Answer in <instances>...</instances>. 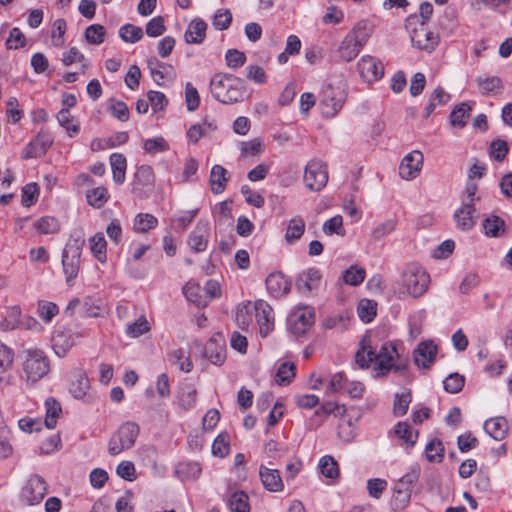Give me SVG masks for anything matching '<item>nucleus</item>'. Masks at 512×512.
Returning a JSON list of instances; mask_svg holds the SVG:
<instances>
[{"mask_svg": "<svg viewBox=\"0 0 512 512\" xmlns=\"http://www.w3.org/2000/svg\"><path fill=\"white\" fill-rule=\"evenodd\" d=\"M399 354L394 344L386 342L382 344L379 351H376L370 344V340L363 338L361 347L355 355L356 364L362 368H369L374 363L373 371L375 377H383L391 370L402 373L406 370V361H399Z\"/></svg>", "mask_w": 512, "mask_h": 512, "instance_id": "1", "label": "nucleus"}, {"mask_svg": "<svg viewBox=\"0 0 512 512\" xmlns=\"http://www.w3.org/2000/svg\"><path fill=\"white\" fill-rule=\"evenodd\" d=\"M430 284V276L418 263H409L402 273V285L406 292L418 298L423 296Z\"/></svg>", "mask_w": 512, "mask_h": 512, "instance_id": "2", "label": "nucleus"}, {"mask_svg": "<svg viewBox=\"0 0 512 512\" xmlns=\"http://www.w3.org/2000/svg\"><path fill=\"white\" fill-rule=\"evenodd\" d=\"M346 83L340 81L337 85L327 84L320 94V107L322 115L326 118L334 117L346 101Z\"/></svg>", "mask_w": 512, "mask_h": 512, "instance_id": "3", "label": "nucleus"}, {"mask_svg": "<svg viewBox=\"0 0 512 512\" xmlns=\"http://www.w3.org/2000/svg\"><path fill=\"white\" fill-rule=\"evenodd\" d=\"M68 390L74 399L87 404L94 403L97 398L87 372L81 367H75L69 371Z\"/></svg>", "mask_w": 512, "mask_h": 512, "instance_id": "4", "label": "nucleus"}, {"mask_svg": "<svg viewBox=\"0 0 512 512\" xmlns=\"http://www.w3.org/2000/svg\"><path fill=\"white\" fill-rule=\"evenodd\" d=\"M27 381L36 382L49 372V360L40 349H27L23 361Z\"/></svg>", "mask_w": 512, "mask_h": 512, "instance_id": "5", "label": "nucleus"}, {"mask_svg": "<svg viewBox=\"0 0 512 512\" xmlns=\"http://www.w3.org/2000/svg\"><path fill=\"white\" fill-rule=\"evenodd\" d=\"M139 434V427L133 422L121 425L109 441L108 451L111 455H118L124 450L132 448Z\"/></svg>", "mask_w": 512, "mask_h": 512, "instance_id": "6", "label": "nucleus"}, {"mask_svg": "<svg viewBox=\"0 0 512 512\" xmlns=\"http://www.w3.org/2000/svg\"><path fill=\"white\" fill-rule=\"evenodd\" d=\"M83 243V239L70 240L67 247L64 249L62 263L68 282L74 279L78 274Z\"/></svg>", "mask_w": 512, "mask_h": 512, "instance_id": "7", "label": "nucleus"}, {"mask_svg": "<svg viewBox=\"0 0 512 512\" xmlns=\"http://www.w3.org/2000/svg\"><path fill=\"white\" fill-rule=\"evenodd\" d=\"M326 165L319 160L310 161L304 171L305 186L311 191H321L327 184Z\"/></svg>", "mask_w": 512, "mask_h": 512, "instance_id": "8", "label": "nucleus"}, {"mask_svg": "<svg viewBox=\"0 0 512 512\" xmlns=\"http://www.w3.org/2000/svg\"><path fill=\"white\" fill-rule=\"evenodd\" d=\"M315 313L311 308H297L288 317V327L296 336L304 335L314 324Z\"/></svg>", "mask_w": 512, "mask_h": 512, "instance_id": "9", "label": "nucleus"}, {"mask_svg": "<svg viewBox=\"0 0 512 512\" xmlns=\"http://www.w3.org/2000/svg\"><path fill=\"white\" fill-rule=\"evenodd\" d=\"M410 37L413 47L427 52H432L439 43V35L430 31L425 23L411 29Z\"/></svg>", "mask_w": 512, "mask_h": 512, "instance_id": "10", "label": "nucleus"}, {"mask_svg": "<svg viewBox=\"0 0 512 512\" xmlns=\"http://www.w3.org/2000/svg\"><path fill=\"white\" fill-rule=\"evenodd\" d=\"M83 337L82 333L71 329H59L52 336V348L58 357H65L70 349Z\"/></svg>", "mask_w": 512, "mask_h": 512, "instance_id": "11", "label": "nucleus"}, {"mask_svg": "<svg viewBox=\"0 0 512 512\" xmlns=\"http://www.w3.org/2000/svg\"><path fill=\"white\" fill-rule=\"evenodd\" d=\"M361 78L367 83L380 80L384 75L383 63L371 55H364L357 63Z\"/></svg>", "mask_w": 512, "mask_h": 512, "instance_id": "12", "label": "nucleus"}, {"mask_svg": "<svg viewBox=\"0 0 512 512\" xmlns=\"http://www.w3.org/2000/svg\"><path fill=\"white\" fill-rule=\"evenodd\" d=\"M254 309L259 333L265 338L274 330V311L264 300H257L254 303Z\"/></svg>", "mask_w": 512, "mask_h": 512, "instance_id": "13", "label": "nucleus"}, {"mask_svg": "<svg viewBox=\"0 0 512 512\" xmlns=\"http://www.w3.org/2000/svg\"><path fill=\"white\" fill-rule=\"evenodd\" d=\"M46 493V482L42 477L34 475L27 481L22 492V497L29 505H36L43 500Z\"/></svg>", "mask_w": 512, "mask_h": 512, "instance_id": "14", "label": "nucleus"}, {"mask_svg": "<svg viewBox=\"0 0 512 512\" xmlns=\"http://www.w3.org/2000/svg\"><path fill=\"white\" fill-rule=\"evenodd\" d=\"M423 154L420 151L408 153L401 161L399 166V175L402 179L412 180L416 178L423 164Z\"/></svg>", "mask_w": 512, "mask_h": 512, "instance_id": "15", "label": "nucleus"}, {"mask_svg": "<svg viewBox=\"0 0 512 512\" xmlns=\"http://www.w3.org/2000/svg\"><path fill=\"white\" fill-rule=\"evenodd\" d=\"M437 345L432 340L422 341L413 352V360L418 367L430 368L437 355Z\"/></svg>", "mask_w": 512, "mask_h": 512, "instance_id": "16", "label": "nucleus"}, {"mask_svg": "<svg viewBox=\"0 0 512 512\" xmlns=\"http://www.w3.org/2000/svg\"><path fill=\"white\" fill-rule=\"evenodd\" d=\"M479 214L475 205L471 202H463L462 206L454 213V220L459 229L463 231L470 230L477 222Z\"/></svg>", "mask_w": 512, "mask_h": 512, "instance_id": "17", "label": "nucleus"}, {"mask_svg": "<svg viewBox=\"0 0 512 512\" xmlns=\"http://www.w3.org/2000/svg\"><path fill=\"white\" fill-rule=\"evenodd\" d=\"M266 287L272 296L278 298L290 292L291 282L281 272H274L266 278Z\"/></svg>", "mask_w": 512, "mask_h": 512, "instance_id": "18", "label": "nucleus"}, {"mask_svg": "<svg viewBox=\"0 0 512 512\" xmlns=\"http://www.w3.org/2000/svg\"><path fill=\"white\" fill-rule=\"evenodd\" d=\"M259 475L265 489L270 492H280L283 490V481L280 472L277 469L260 465Z\"/></svg>", "mask_w": 512, "mask_h": 512, "instance_id": "19", "label": "nucleus"}, {"mask_svg": "<svg viewBox=\"0 0 512 512\" xmlns=\"http://www.w3.org/2000/svg\"><path fill=\"white\" fill-rule=\"evenodd\" d=\"M52 140L48 135L39 133L37 137L32 140L23 150V158H36L41 157L51 146Z\"/></svg>", "mask_w": 512, "mask_h": 512, "instance_id": "20", "label": "nucleus"}, {"mask_svg": "<svg viewBox=\"0 0 512 512\" xmlns=\"http://www.w3.org/2000/svg\"><path fill=\"white\" fill-rule=\"evenodd\" d=\"M223 346L224 339L220 332L211 337L205 346V356L215 365L220 366L223 363Z\"/></svg>", "mask_w": 512, "mask_h": 512, "instance_id": "21", "label": "nucleus"}, {"mask_svg": "<svg viewBox=\"0 0 512 512\" xmlns=\"http://www.w3.org/2000/svg\"><path fill=\"white\" fill-rule=\"evenodd\" d=\"M197 402V389L193 384L184 383L179 387L177 404L184 411L191 410Z\"/></svg>", "mask_w": 512, "mask_h": 512, "instance_id": "22", "label": "nucleus"}, {"mask_svg": "<svg viewBox=\"0 0 512 512\" xmlns=\"http://www.w3.org/2000/svg\"><path fill=\"white\" fill-rule=\"evenodd\" d=\"M475 82L482 95H496L503 89V82L498 76L479 75L475 78Z\"/></svg>", "mask_w": 512, "mask_h": 512, "instance_id": "23", "label": "nucleus"}, {"mask_svg": "<svg viewBox=\"0 0 512 512\" xmlns=\"http://www.w3.org/2000/svg\"><path fill=\"white\" fill-rule=\"evenodd\" d=\"M155 181L153 169L148 165L140 166L134 176L135 193L140 194L144 187H152Z\"/></svg>", "mask_w": 512, "mask_h": 512, "instance_id": "24", "label": "nucleus"}, {"mask_svg": "<svg viewBox=\"0 0 512 512\" xmlns=\"http://www.w3.org/2000/svg\"><path fill=\"white\" fill-rule=\"evenodd\" d=\"M320 280V271L316 268H310L298 277L296 286L301 292H310L319 285Z\"/></svg>", "mask_w": 512, "mask_h": 512, "instance_id": "25", "label": "nucleus"}, {"mask_svg": "<svg viewBox=\"0 0 512 512\" xmlns=\"http://www.w3.org/2000/svg\"><path fill=\"white\" fill-rule=\"evenodd\" d=\"M206 23L201 19L192 20L185 32V40L187 43L199 44L201 43L206 35Z\"/></svg>", "mask_w": 512, "mask_h": 512, "instance_id": "26", "label": "nucleus"}, {"mask_svg": "<svg viewBox=\"0 0 512 512\" xmlns=\"http://www.w3.org/2000/svg\"><path fill=\"white\" fill-rule=\"evenodd\" d=\"M484 429L495 440H502L507 434L508 423L504 417H495L485 421Z\"/></svg>", "mask_w": 512, "mask_h": 512, "instance_id": "27", "label": "nucleus"}, {"mask_svg": "<svg viewBox=\"0 0 512 512\" xmlns=\"http://www.w3.org/2000/svg\"><path fill=\"white\" fill-rule=\"evenodd\" d=\"M373 25L367 20L359 21L349 32L356 43L364 47L373 33Z\"/></svg>", "mask_w": 512, "mask_h": 512, "instance_id": "28", "label": "nucleus"}, {"mask_svg": "<svg viewBox=\"0 0 512 512\" xmlns=\"http://www.w3.org/2000/svg\"><path fill=\"white\" fill-rule=\"evenodd\" d=\"M240 156L241 160H247L250 158H258L264 151L263 142L254 138L249 141H242L239 144Z\"/></svg>", "mask_w": 512, "mask_h": 512, "instance_id": "29", "label": "nucleus"}, {"mask_svg": "<svg viewBox=\"0 0 512 512\" xmlns=\"http://www.w3.org/2000/svg\"><path fill=\"white\" fill-rule=\"evenodd\" d=\"M186 299L198 307L207 305L206 296L202 293L200 285L194 281L187 282L182 288Z\"/></svg>", "mask_w": 512, "mask_h": 512, "instance_id": "30", "label": "nucleus"}, {"mask_svg": "<svg viewBox=\"0 0 512 512\" xmlns=\"http://www.w3.org/2000/svg\"><path fill=\"white\" fill-rule=\"evenodd\" d=\"M362 48V46L356 43L354 39L347 34L342 40L338 52L342 60L350 62L358 56Z\"/></svg>", "mask_w": 512, "mask_h": 512, "instance_id": "31", "label": "nucleus"}, {"mask_svg": "<svg viewBox=\"0 0 512 512\" xmlns=\"http://www.w3.org/2000/svg\"><path fill=\"white\" fill-rule=\"evenodd\" d=\"M110 165L114 182L117 184H122L126 177V158L120 153H113L110 156Z\"/></svg>", "mask_w": 512, "mask_h": 512, "instance_id": "32", "label": "nucleus"}, {"mask_svg": "<svg viewBox=\"0 0 512 512\" xmlns=\"http://www.w3.org/2000/svg\"><path fill=\"white\" fill-rule=\"evenodd\" d=\"M228 506L231 512H250L248 494L242 490L233 492L229 498Z\"/></svg>", "mask_w": 512, "mask_h": 512, "instance_id": "33", "label": "nucleus"}, {"mask_svg": "<svg viewBox=\"0 0 512 512\" xmlns=\"http://www.w3.org/2000/svg\"><path fill=\"white\" fill-rule=\"evenodd\" d=\"M305 231V221L300 216L293 217L287 226L285 240L287 243H293L299 240Z\"/></svg>", "mask_w": 512, "mask_h": 512, "instance_id": "34", "label": "nucleus"}, {"mask_svg": "<svg viewBox=\"0 0 512 512\" xmlns=\"http://www.w3.org/2000/svg\"><path fill=\"white\" fill-rule=\"evenodd\" d=\"M207 227L206 225L197 226L188 239V245L195 252L205 250L207 245Z\"/></svg>", "mask_w": 512, "mask_h": 512, "instance_id": "35", "label": "nucleus"}, {"mask_svg": "<svg viewBox=\"0 0 512 512\" xmlns=\"http://www.w3.org/2000/svg\"><path fill=\"white\" fill-rule=\"evenodd\" d=\"M90 250L100 263L107 260V242L102 233H97L89 239Z\"/></svg>", "mask_w": 512, "mask_h": 512, "instance_id": "36", "label": "nucleus"}, {"mask_svg": "<svg viewBox=\"0 0 512 512\" xmlns=\"http://www.w3.org/2000/svg\"><path fill=\"white\" fill-rule=\"evenodd\" d=\"M45 408V426L49 429H53L56 426L57 420L62 413L61 405L54 398H48L45 401Z\"/></svg>", "mask_w": 512, "mask_h": 512, "instance_id": "37", "label": "nucleus"}, {"mask_svg": "<svg viewBox=\"0 0 512 512\" xmlns=\"http://www.w3.org/2000/svg\"><path fill=\"white\" fill-rule=\"evenodd\" d=\"M21 309L13 306L7 310L5 318L0 322L3 331H10L21 327Z\"/></svg>", "mask_w": 512, "mask_h": 512, "instance_id": "38", "label": "nucleus"}, {"mask_svg": "<svg viewBox=\"0 0 512 512\" xmlns=\"http://www.w3.org/2000/svg\"><path fill=\"white\" fill-rule=\"evenodd\" d=\"M483 229L487 236L498 237L505 230V221L499 216L492 215L484 219Z\"/></svg>", "mask_w": 512, "mask_h": 512, "instance_id": "39", "label": "nucleus"}, {"mask_svg": "<svg viewBox=\"0 0 512 512\" xmlns=\"http://www.w3.org/2000/svg\"><path fill=\"white\" fill-rule=\"evenodd\" d=\"M58 123L66 130L70 137H73L79 132V124L70 114L69 110L63 108L57 114Z\"/></svg>", "mask_w": 512, "mask_h": 512, "instance_id": "40", "label": "nucleus"}, {"mask_svg": "<svg viewBox=\"0 0 512 512\" xmlns=\"http://www.w3.org/2000/svg\"><path fill=\"white\" fill-rule=\"evenodd\" d=\"M296 366L291 362H283L275 375V381L279 385H288L295 377Z\"/></svg>", "mask_w": 512, "mask_h": 512, "instance_id": "41", "label": "nucleus"}, {"mask_svg": "<svg viewBox=\"0 0 512 512\" xmlns=\"http://www.w3.org/2000/svg\"><path fill=\"white\" fill-rule=\"evenodd\" d=\"M33 228L39 234H52L59 230L60 225L56 218L51 216H45L33 223Z\"/></svg>", "mask_w": 512, "mask_h": 512, "instance_id": "42", "label": "nucleus"}, {"mask_svg": "<svg viewBox=\"0 0 512 512\" xmlns=\"http://www.w3.org/2000/svg\"><path fill=\"white\" fill-rule=\"evenodd\" d=\"M157 218L148 213H139L134 219V230L138 233H145L156 227Z\"/></svg>", "mask_w": 512, "mask_h": 512, "instance_id": "43", "label": "nucleus"}, {"mask_svg": "<svg viewBox=\"0 0 512 512\" xmlns=\"http://www.w3.org/2000/svg\"><path fill=\"white\" fill-rule=\"evenodd\" d=\"M394 433L410 447L414 446L418 436V433L414 432L407 422H398L394 428Z\"/></svg>", "mask_w": 512, "mask_h": 512, "instance_id": "44", "label": "nucleus"}, {"mask_svg": "<svg viewBox=\"0 0 512 512\" xmlns=\"http://www.w3.org/2000/svg\"><path fill=\"white\" fill-rule=\"evenodd\" d=\"M210 188L214 194H220L224 191V167L214 165L210 173Z\"/></svg>", "mask_w": 512, "mask_h": 512, "instance_id": "45", "label": "nucleus"}, {"mask_svg": "<svg viewBox=\"0 0 512 512\" xmlns=\"http://www.w3.org/2000/svg\"><path fill=\"white\" fill-rule=\"evenodd\" d=\"M376 302L369 300V299H362L357 307V312L359 315V318L364 323L371 322L374 317L376 316Z\"/></svg>", "mask_w": 512, "mask_h": 512, "instance_id": "46", "label": "nucleus"}, {"mask_svg": "<svg viewBox=\"0 0 512 512\" xmlns=\"http://www.w3.org/2000/svg\"><path fill=\"white\" fill-rule=\"evenodd\" d=\"M319 469L326 478L335 479L339 476L338 464L330 455H325L320 459Z\"/></svg>", "mask_w": 512, "mask_h": 512, "instance_id": "47", "label": "nucleus"}, {"mask_svg": "<svg viewBox=\"0 0 512 512\" xmlns=\"http://www.w3.org/2000/svg\"><path fill=\"white\" fill-rule=\"evenodd\" d=\"M412 400V395L410 390L403 391L402 393H397L395 395L394 404H393V412L396 416H403L407 413L409 405Z\"/></svg>", "mask_w": 512, "mask_h": 512, "instance_id": "48", "label": "nucleus"}, {"mask_svg": "<svg viewBox=\"0 0 512 512\" xmlns=\"http://www.w3.org/2000/svg\"><path fill=\"white\" fill-rule=\"evenodd\" d=\"M88 203L95 207L101 208L109 199V193L104 187H97L87 192Z\"/></svg>", "mask_w": 512, "mask_h": 512, "instance_id": "49", "label": "nucleus"}, {"mask_svg": "<svg viewBox=\"0 0 512 512\" xmlns=\"http://www.w3.org/2000/svg\"><path fill=\"white\" fill-rule=\"evenodd\" d=\"M323 233L327 236L337 234L339 236L345 235V229L343 228V218L341 215H336L323 223Z\"/></svg>", "mask_w": 512, "mask_h": 512, "instance_id": "50", "label": "nucleus"}, {"mask_svg": "<svg viewBox=\"0 0 512 512\" xmlns=\"http://www.w3.org/2000/svg\"><path fill=\"white\" fill-rule=\"evenodd\" d=\"M471 107L467 103L457 105L451 112V123L454 126L464 127L466 125V118L469 117Z\"/></svg>", "mask_w": 512, "mask_h": 512, "instance_id": "51", "label": "nucleus"}, {"mask_svg": "<svg viewBox=\"0 0 512 512\" xmlns=\"http://www.w3.org/2000/svg\"><path fill=\"white\" fill-rule=\"evenodd\" d=\"M425 452L429 462H441L444 456V446L439 439H433L426 445Z\"/></svg>", "mask_w": 512, "mask_h": 512, "instance_id": "52", "label": "nucleus"}, {"mask_svg": "<svg viewBox=\"0 0 512 512\" xmlns=\"http://www.w3.org/2000/svg\"><path fill=\"white\" fill-rule=\"evenodd\" d=\"M464 384V376L457 372L449 374L443 381L445 391L451 394L459 393L463 389Z\"/></svg>", "mask_w": 512, "mask_h": 512, "instance_id": "53", "label": "nucleus"}, {"mask_svg": "<svg viewBox=\"0 0 512 512\" xmlns=\"http://www.w3.org/2000/svg\"><path fill=\"white\" fill-rule=\"evenodd\" d=\"M171 362L172 364L179 367V369L183 372H190L192 369V362L188 356V352L186 349L179 348L171 354Z\"/></svg>", "mask_w": 512, "mask_h": 512, "instance_id": "54", "label": "nucleus"}, {"mask_svg": "<svg viewBox=\"0 0 512 512\" xmlns=\"http://www.w3.org/2000/svg\"><path fill=\"white\" fill-rule=\"evenodd\" d=\"M249 305L250 301L242 302L235 309V322L242 330H247L251 323Z\"/></svg>", "mask_w": 512, "mask_h": 512, "instance_id": "55", "label": "nucleus"}, {"mask_svg": "<svg viewBox=\"0 0 512 512\" xmlns=\"http://www.w3.org/2000/svg\"><path fill=\"white\" fill-rule=\"evenodd\" d=\"M119 35L123 41L135 43L143 37V30L141 27L126 24L120 28Z\"/></svg>", "mask_w": 512, "mask_h": 512, "instance_id": "56", "label": "nucleus"}, {"mask_svg": "<svg viewBox=\"0 0 512 512\" xmlns=\"http://www.w3.org/2000/svg\"><path fill=\"white\" fill-rule=\"evenodd\" d=\"M150 330V325L144 316L139 317L133 323L129 324L126 333L129 337L137 338Z\"/></svg>", "mask_w": 512, "mask_h": 512, "instance_id": "57", "label": "nucleus"}, {"mask_svg": "<svg viewBox=\"0 0 512 512\" xmlns=\"http://www.w3.org/2000/svg\"><path fill=\"white\" fill-rule=\"evenodd\" d=\"M365 269L357 266H351L343 274V280L346 284L357 286L365 279Z\"/></svg>", "mask_w": 512, "mask_h": 512, "instance_id": "58", "label": "nucleus"}, {"mask_svg": "<svg viewBox=\"0 0 512 512\" xmlns=\"http://www.w3.org/2000/svg\"><path fill=\"white\" fill-rule=\"evenodd\" d=\"M38 315L46 323L50 322L52 318L58 314V306L49 301H40L38 303Z\"/></svg>", "mask_w": 512, "mask_h": 512, "instance_id": "59", "label": "nucleus"}, {"mask_svg": "<svg viewBox=\"0 0 512 512\" xmlns=\"http://www.w3.org/2000/svg\"><path fill=\"white\" fill-rule=\"evenodd\" d=\"M509 148L506 141L497 139L491 142L490 157L497 162H502L508 154Z\"/></svg>", "mask_w": 512, "mask_h": 512, "instance_id": "60", "label": "nucleus"}, {"mask_svg": "<svg viewBox=\"0 0 512 512\" xmlns=\"http://www.w3.org/2000/svg\"><path fill=\"white\" fill-rule=\"evenodd\" d=\"M347 379L341 372L333 374L326 386L327 394L339 393L345 390Z\"/></svg>", "mask_w": 512, "mask_h": 512, "instance_id": "61", "label": "nucleus"}, {"mask_svg": "<svg viewBox=\"0 0 512 512\" xmlns=\"http://www.w3.org/2000/svg\"><path fill=\"white\" fill-rule=\"evenodd\" d=\"M143 147H144V150L151 155L165 152L169 148L168 143L166 142V140L163 137L147 139L144 142Z\"/></svg>", "mask_w": 512, "mask_h": 512, "instance_id": "62", "label": "nucleus"}, {"mask_svg": "<svg viewBox=\"0 0 512 512\" xmlns=\"http://www.w3.org/2000/svg\"><path fill=\"white\" fill-rule=\"evenodd\" d=\"M231 472L236 475L239 481H245L247 479L246 459L243 453H237L235 455Z\"/></svg>", "mask_w": 512, "mask_h": 512, "instance_id": "63", "label": "nucleus"}, {"mask_svg": "<svg viewBox=\"0 0 512 512\" xmlns=\"http://www.w3.org/2000/svg\"><path fill=\"white\" fill-rule=\"evenodd\" d=\"M105 29L102 25H90L85 31V39L90 44H101L104 41Z\"/></svg>", "mask_w": 512, "mask_h": 512, "instance_id": "64", "label": "nucleus"}]
</instances>
